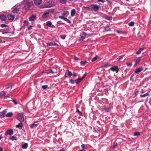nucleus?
I'll return each mask as SVG.
<instances>
[{"instance_id": "1", "label": "nucleus", "mask_w": 151, "mask_h": 151, "mask_svg": "<svg viewBox=\"0 0 151 151\" xmlns=\"http://www.w3.org/2000/svg\"><path fill=\"white\" fill-rule=\"evenodd\" d=\"M24 6L23 9L26 10H28L33 5V2L29 0H25L23 1Z\"/></svg>"}, {"instance_id": "2", "label": "nucleus", "mask_w": 151, "mask_h": 151, "mask_svg": "<svg viewBox=\"0 0 151 151\" xmlns=\"http://www.w3.org/2000/svg\"><path fill=\"white\" fill-rule=\"evenodd\" d=\"M17 119L20 122H23L24 119L23 114L22 113H19L17 115Z\"/></svg>"}, {"instance_id": "3", "label": "nucleus", "mask_w": 151, "mask_h": 151, "mask_svg": "<svg viewBox=\"0 0 151 151\" xmlns=\"http://www.w3.org/2000/svg\"><path fill=\"white\" fill-rule=\"evenodd\" d=\"M90 6L95 12H97L99 9V7L97 4L91 5Z\"/></svg>"}, {"instance_id": "4", "label": "nucleus", "mask_w": 151, "mask_h": 151, "mask_svg": "<svg viewBox=\"0 0 151 151\" xmlns=\"http://www.w3.org/2000/svg\"><path fill=\"white\" fill-rule=\"evenodd\" d=\"M14 133L13 131L11 129H9L7 130L4 133V134L5 135H12Z\"/></svg>"}, {"instance_id": "5", "label": "nucleus", "mask_w": 151, "mask_h": 151, "mask_svg": "<svg viewBox=\"0 0 151 151\" xmlns=\"http://www.w3.org/2000/svg\"><path fill=\"white\" fill-rule=\"evenodd\" d=\"M86 75V73H85L83 75V76L80 78H78L76 80V84H78L80 83L81 81H82L83 79L85 77Z\"/></svg>"}, {"instance_id": "6", "label": "nucleus", "mask_w": 151, "mask_h": 151, "mask_svg": "<svg viewBox=\"0 0 151 151\" xmlns=\"http://www.w3.org/2000/svg\"><path fill=\"white\" fill-rule=\"evenodd\" d=\"M8 18L9 20H12L15 18V16L11 14H9L8 15Z\"/></svg>"}, {"instance_id": "7", "label": "nucleus", "mask_w": 151, "mask_h": 151, "mask_svg": "<svg viewBox=\"0 0 151 151\" xmlns=\"http://www.w3.org/2000/svg\"><path fill=\"white\" fill-rule=\"evenodd\" d=\"M102 109L106 112H109L111 109V108H107L104 106H102Z\"/></svg>"}, {"instance_id": "8", "label": "nucleus", "mask_w": 151, "mask_h": 151, "mask_svg": "<svg viewBox=\"0 0 151 151\" xmlns=\"http://www.w3.org/2000/svg\"><path fill=\"white\" fill-rule=\"evenodd\" d=\"M54 5L52 3H50L47 4H45L43 6V8H50L53 6Z\"/></svg>"}, {"instance_id": "9", "label": "nucleus", "mask_w": 151, "mask_h": 151, "mask_svg": "<svg viewBox=\"0 0 151 151\" xmlns=\"http://www.w3.org/2000/svg\"><path fill=\"white\" fill-rule=\"evenodd\" d=\"M12 9V12L14 14L18 13L19 11V9L16 8L15 7H13Z\"/></svg>"}, {"instance_id": "10", "label": "nucleus", "mask_w": 151, "mask_h": 151, "mask_svg": "<svg viewBox=\"0 0 151 151\" xmlns=\"http://www.w3.org/2000/svg\"><path fill=\"white\" fill-rule=\"evenodd\" d=\"M111 70L114 71H115L116 73H117L119 69L117 66H113L110 68Z\"/></svg>"}, {"instance_id": "11", "label": "nucleus", "mask_w": 151, "mask_h": 151, "mask_svg": "<svg viewBox=\"0 0 151 151\" xmlns=\"http://www.w3.org/2000/svg\"><path fill=\"white\" fill-rule=\"evenodd\" d=\"M58 45L57 43L54 42H50L49 43H47V46H53L57 45Z\"/></svg>"}, {"instance_id": "12", "label": "nucleus", "mask_w": 151, "mask_h": 151, "mask_svg": "<svg viewBox=\"0 0 151 151\" xmlns=\"http://www.w3.org/2000/svg\"><path fill=\"white\" fill-rule=\"evenodd\" d=\"M65 76L67 77L68 76H72L71 72L69 70H66L65 73Z\"/></svg>"}, {"instance_id": "13", "label": "nucleus", "mask_w": 151, "mask_h": 151, "mask_svg": "<svg viewBox=\"0 0 151 151\" xmlns=\"http://www.w3.org/2000/svg\"><path fill=\"white\" fill-rule=\"evenodd\" d=\"M6 110H4L3 111L0 112V117L3 118L4 116V114L6 113Z\"/></svg>"}, {"instance_id": "14", "label": "nucleus", "mask_w": 151, "mask_h": 151, "mask_svg": "<svg viewBox=\"0 0 151 151\" xmlns=\"http://www.w3.org/2000/svg\"><path fill=\"white\" fill-rule=\"evenodd\" d=\"M49 12H45L43 15L42 16V18H45L49 16Z\"/></svg>"}, {"instance_id": "15", "label": "nucleus", "mask_w": 151, "mask_h": 151, "mask_svg": "<svg viewBox=\"0 0 151 151\" xmlns=\"http://www.w3.org/2000/svg\"><path fill=\"white\" fill-rule=\"evenodd\" d=\"M142 69H143L142 68H138L135 70V73H136L138 74L142 70Z\"/></svg>"}, {"instance_id": "16", "label": "nucleus", "mask_w": 151, "mask_h": 151, "mask_svg": "<svg viewBox=\"0 0 151 151\" xmlns=\"http://www.w3.org/2000/svg\"><path fill=\"white\" fill-rule=\"evenodd\" d=\"M36 18V16L35 15H32L29 18V20L30 21H34Z\"/></svg>"}, {"instance_id": "17", "label": "nucleus", "mask_w": 151, "mask_h": 151, "mask_svg": "<svg viewBox=\"0 0 151 151\" xmlns=\"http://www.w3.org/2000/svg\"><path fill=\"white\" fill-rule=\"evenodd\" d=\"M42 0H35L34 3L37 5L40 4L42 3Z\"/></svg>"}, {"instance_id": "18", "label": "nucleus", "mask_w": 151, "mask_h": 151, "mask_svg": "<svg viewBox=\"0 0 151 151\" xmlns=\"http://www.w3.org/2000/svg\"><path fill=\"white\" fill-rule=\"evenodd\" d=\"M38 124V123L37 122H34V123L31 125L30 126V128H32L36 127Z\"/></svg>"}, {"instance_id": "19", "label": "nucleus", "mask_w": 151, "mask_h": 151, "mask_svg": "<svg viewBox=\"0 0 151 151\" xmlns=\"http://www.w3.org/2000/svg\"><path fill=\"white\" fill-rule=\"evenodd\" d=\"M0 19L1 20L5 21L6 19V17L5 15H1L0 16Z\"/></svg>"}, {"instance_id": "20", "label": "nucleus", "mask_w": 151, "mask_h": 151, "mask_svg": "<svg viewBox=\"0 0 151 151\" xmlns=\"http://www.w3.org/2000/svg\"><path fill=\"white\" fill-rule=\"evenodd\" d=\"M22 122H20L18 125L16 126L17 127L19 128V129H22Z\"/></svg>"}, {"instance_id": "21", "label": "nucleus", "mask_w": 151, "mask_h": 151, "mask_svg": "<svg viewBox=\"0 0 151 151\" xmlns=\"http://www.w3.org/2000/svg\"><path fill=\"white\" fill-rule=\"evenodd\" d=\"M76 11L74 9H72L71 11V15L72 17H73L75 14Z\"/></svg>"}, {"instance_id": "22", "label": "nucleus", "mask_w": 151, "mask_h": 151, "mask_svg": "<svg viewBox=\"0 0 151 151\" xmlns=\"http://www.w3.org/2000/svg\"><path fill=\"white\" fill-rule=\"evenodd\" d=\"M28 144L25 143L22 145V148L23 149H27L28 147Z\"/></svg>"}, {"instance_id": "23", "label": "nucleus", "mask_w": 151, "mask_h": 151, "mask_svg": "<svg viewBox=\"0 0 151 151\" xmlns=\"http://www.w3.org/2000/svg\"><path fill=\"white\" fill-rule=\"evenodd\" d=\"M12 115H13V113L11 112H10L8 113L6 115V117H12Z\"/></svg>"}, {"instance_id": "24", "label": "nucleus", "mask_w": 151, "mask_h": 151, "mask_svg": "<svg viewBox=\"0 0 151 151\" xmlns=\"http://www.w3.org/2000/svg\"><path fill=\"white\" fill-rule=\"evenodd\" d=\"M144 50V48H140L139 50L138 51H137L136 52V53L137 54H139L141 52V51H142L143 50Z\"/></svg>"}, {"instance_id": "25", "label": "nucleus", "mask_w": 151, "mask_h": 151, "mask_svg": "<svg viewBox=\"0 0 151 151\" xmlns=\"http://www.w3.org/2000/svg\"><path fill=\"white\" fill-rule=\"evenodd\" d=\"M45 72L47 73H53V72L51 70H48L45 71Z\"/></svg>"}, {"instance_id": "26", "label": "nucleus", "mask_w": 151, "mask_h": 151, "mask_svg": "<svg viewBox=\"0 0 151 151\" xmlns=\"http://www.w3.org/2000/svg\"><path fill=\"white\" fill-rule=\"evenodd\" d=\"M62 14L63 16H66L68 15V12L67 11H65L63 12L62 13Z\"/></svg>"}, {"instance_id": "27", "label": "nucleus", "mask_w": 151, "mask_h": 151, "mask_svg": "<svg viewBox=\"0 0 151 151\" xmlns=\"http://www.w3.org/2000/svg\"><path fill=\"white\" fill-rule=\"evenodd\" d=\"M9 139L11 140H16L17 138H16L14 137V136H13L12 137H9Z\"/></svg>"}, {"instance_id": "28", "label": "nucleus", "mask_w": 151, "mask_h": 151, "mask_svg": "<svg viewBox=\"0 0 151 151\" xmlns=\"http://www.w3.org/2000/svg\"><path fill=\"white\" fill-rule=\"evenodd\" d=\"M47 25L49 27H50L52 25V23L50 21H47Z\"/></svg>"}, {"instance_id": "29", "label": "nucleus", "mask_w": 151, "mask_h": 151, "mask_svg": "<svg viewBox=\"0 0 151 151\" xmlns=\"http://www.w3.org/2000/svg\"><path fill=\"white\" fill-rule=\"evenodd\" d=\"M124 55H122L121 56H119V58H117V60H118V61L120 60L121 59H122L123 58V57H124Z\"/></svg>"}, {"instance_id": "30", "label": "nucleus", "mask_w": 151, "mask_h": 151, "mask_svg": "<svg viewBox=\"0 0 151 151\" xmlns=\"http://www.w3.org/2000/svg\"><path fill=\"white\" fill-rule=\"evenodd\" d=\"M148 93H147L143 95H140V96L141 97H146V96H148Z\"/></svg>"}, {"instance_id": "31", "label": "nucleus", "mask_w": 151, "mask_h": 151, "mask_svg": "<svg viewBox=\"0 0 151 151\" xmlns=\"http://www.w3.org/2000/svg\"><path fill=\"white\" fill-rule=\"evenodd\" d=\"M60 1L61 4H64L67 2V0H60Z\"/></svg>"}, {"instance_id": "32", "label": "nucleus", "mask_w": 151, "mask_h": 151, "mask_svg": "<svg viewBox=\"0 0 151 151\" xmlns=\"http://www.w3.org/2000/svg\"><path fill=\"white\" fill-rule=\"evenodd\" d=\"M140 135V133L139 132H136L134 133V135L135 136H139Z\"/></svg>"}, {"instance_id": "33", "label": "nucleus", "mask_w": 151, "mask_h": 151, "mask_svg": "<svg viewBox=\"0 0 151 151\" xmlns=\"http://www.w3.org/2000/svg\"><path fill=\"white\" fill-rule=\"evenodd\" d=\"M128 25L130 26H133L134 25V22H131L129 23Z\"/></svg>"}, {"instance_id": "34", "label": "nucleus", "mask_w": 151, "mask_h": 151, "mask_svg": "<svg viewBox=\"0 0 151 151\" xmlns=\"http://www.w3.org/2000/svg\"><path fill=\"white\" fill-rule=\"evenodd\" d=\"M24 24L26 25H27L29 24V22L27 20H25L24 21Z\"/></svg>"}, {"instance_id": "35", "label": "nucleus", "mask_w": 151, "mask_h": 151, "mask_svg": "<svg viewBox=\"0 0 151 151\" xmlns=\"http://www.w3.org/2000/svg\"><path fill=\"white\" fill-rule=\"evenodd\" d=\"M97 58H98V57L97 55H96V56H95V57H94L92 58V59L91 60V61L92 62H93L94 61L96 60L97 59Z\"/></svg>"}, {"instance_id": "36", "label": "nucleus", "mask_w": 151, "mask_h": 151, "mask_svg": "<svg viewBox=\"0 0 151 151\" xmlns=\"http://www.w3.org/2000/svg\"><path fill=\"white\" fill-rule=\"evenodd\" d=\"M140 59L139 58L137 59L136 60V63H135V65H137V64H138L139 61H140Z\"/></svg>"}, {"instance_id": "37", "label": "nucleus", "mask_w": 151, "mask_h": 151, "mask_svg": "<svg viewBox=\"0 0 151 151\" xmlns=\"http://www.w3.org/2000/svg\"><path fill=\"white\" fill-rule=\"evenodd\" d=\"M117 143L116 142H114L113 144V148H114L116 147L117 146Z\"/></svg>"}, {"instance_id": "38", "label": "nucleus", "mask_w": 151, "mask_h": 151, "mask_svg": "<svg viewBox=\"0 0 151 151\" xmlns=\"http://www.w3.org/2000/svg\"><path fill=\"white\" fill-rule=\"evenodd\" d=\"M64 21H66V22H67L69 24L71 23L69 19H67V18H65Z\"/></svg>"}, {"instance_id": "39", "label": "nucleus", "mask_w": 151, "mask_h": 151, "mask_svg": "<svg viewBox=\"0 0 151 151\" xmlns=\"http://www.w3.org/2000/svg\"><path fill=\"white\" fill-rule=\"evenodd\" d=\"M105 19L108 20H111L112 19V17H105Z\"/></svg>"}, {"instance_id": "40", "label": "nucleus", "mask_w": 151, "mask_h": 151, "mask_svg": "<svg viewBox=\"0 0 151 151\" xmlns=\"http://www.w3.org/2000/svg\"><path fill=\"white\" fill-rule=\"evenodd\" d=\"M60 37L63 39L64 40L65 39L66 35H61L60 36Z\"/></svg>"}, {"instance_id": "41", "label": "nucleus", "mask_w": 151, "mask_h": 151, "mask_svg": "<svg viewBox=\"0 0 151 151\" xmlns=\"http://www.w3.org/2000/svg\"><path fill=\"white\" fill-rule=\"evenodd\" d=\"M48 87V86L47 85H44V86H42V88L43 89H45Z\"/></svg>"}, {"instance_id": "42", "label": "nucleus", "mask_w": 151, "mask_h": 151, "mask_svg": "<svg viewBox=\"0 0 151 151\" xmlns=\"http://www.w3.org/2000/svg\"><path fill=\"white\" fill-rule=\"evenodd\" d=\"M12 86L10 84H7L6 86V88H11Z\"/></svg>"}, {"instance_id": "43", "label": "nucleus", "mask_w": 151, "mask_h": 151, "mask_svg": "<svg viewBox=\"0 0 151 151\" xmlns=\"http://www.w3.org/2000/svg\"><path fill=\"white\" fill-rule=\"evenodd\" d=\"M6 94V93L5 92H2V93L0 94V97H1V96H3Z\"/></svg>"}, {"instance_id": "44", "label": "nucleus", "mask_w": 151, "mask_h": 151, "mask_svg": "<svg viewBox=\"0 0 151 151\" xmlns=\"http://www.w3.org/2000/svg\"><path fill=\"white\" fill-rule=\"evenodd\" d=\"M59 18L64 20L66 17H64L63 16H60L59 17Z\"/></svg>"}, {"instance_id": "45", "label": "nucleus", "mask_w": 151, "mask_h": 151, "mask_svg": "<svg viewBox=\"0 0 151 151\" xmlns=\"http://www.w3.org/2000/svg\"><path fill=\"white\" fill-rule=\"evenodd\" d=\"M86 63V61H82L81 62V64H83V65H84Z\"/></svg>"}, {"instance_id": "46", "label": "nucleus", "mask_w": 151, "mask_h": 151, "mask_svg": "<svg viewBox=\"0 0 151 151\" xmlns=\"http://www.w3.org/2000/svg\"><path fill=\"white\" fill-rule=\"evenodd\" d=\"M2 34H7V33H9V32L8 31H2Z\"/></svg>"}, {"instance_id": "47", "label": "nucleus", "mask_w": 151, "mask_h": 151, "mask_svg": "<svg viewBox=\"0 0 151 151\" xmlns=\"http://www.w3.org/2000/svg\"><path fill=\"white\" fill-rule=\"evenodd\" d=\"M1 26L2 27H7V26L4 24H2L1 25Z\"/></svg>"}, {"instance_id": "48", "label": "nucleus", "mask_w": 151, "mask_h": 151, "mask_svg": "<svg viewBox=\"0 0 151 151\" xmlns=\"http://www.w3.org/2000/svg\"><path fill=\"white\" fill-rule=\"evenodd\" d=\"M12 101L15 105H17V101L16 100L14 99Z\"/></svg>"}, {"instance_id": "49", "label": "nucleus", "mask_w": 151, "mask_h": 151, "mask_svg": "<svg viewBox=\"0 0 151 151\" xmlns=\"http://www.w3.org/2000/svg\"><path fill=\"white\" fill-rule=\"evenodd\" d=\"M94 131L95 132H99V130L96 128H93Z\"/></svg>"}, {"instance_id": "50", "label": "nucleus", "mask_w": 151, "mask_h": 151, "mask_svg": "<svg viewBox=\"0 0 151 151\" xmlns=\"http://www.w3.org/2000/svg\"><path fill=\"white\" fill-rule=\"evenodd\" d=\"M69 81H70V82L72 84H73L74 83V80L73 79L70 80Z\"/></svg>"}, {"instance_id": "51", "label": "nucleus", "mask_w": 151, "mask_h": 151, "mask_svg": "<svg viewBox=\"0 0 151 151\" xmlns=\"http://www.w3.org/2000/svg\"><path fill=\"white\" fill-rule=\"evenodd\" d=\"M85 39V37L83 36H81L80 40H83Z\"/></svg>"}, {"instance_id": "52", "label": "nucleus", "mask_w": 151, "mask_h": 151, "mask_svg": "<svg viewBox=\"0 0 151 151\" xmlns=\"http://www.w3.org/2000/svg\"><path fill=\"white\" fill-rule=\"evenodd\" d=\"M127 65L128 66H131L132 65V63H127Z\"/></svg>"}, {"instance_id": "53", "label": "nucleus", "mask_w": 151, "mask_h": 151, "mask_svg": "<svg viewBox=\"0 0 151 151\" xmlns=\"http://www.w3.org/2000/svg\"><path fill=\"white\" fill-rule=\"evenodd\" d=\"M105 29L107 31H109L110 29L109 27V26L106 27L105 28Z\"/></svg>"}, {"instance_id": "54", "label": "nucleus", "mask_w": 151, "mask_h": 151, "mask_svg": "<svg viewBox=\"0 0 151 151\" xmlns=\"http://www.w3.org/2000/svg\"><path fill=\"white\" fill-rule=\"evenodd\" d=\"M98 2H102L103 3H104L105 2V0H98Z\"/></svg>"}, {"instance_id": "55", "label": "nucleus", "mask_w": 151, "mask_h": 151, "mask_svg": "<svg viewBox=\"0 0 151 151\" xmlns=\"http://www.w3.org/2000/svg\"><path fill=\"white\" fill-rule=\"evenodd\" d=\"M32 26L31 25H29L27 27V28L28 29H30L32 28Z\"/></svg>"}, {"instance_id": "56", "label": "nucleus", "mask_w": 151, "mask_h": 151, "mask_svg": "<svg viewBox=\"0 0 151 151\" xmlns=\"http://www.w3.org/2000/svg\"><path fill=\"white\" fill-rule=\"evenodd\" d=\"M83 35H84V36L86 37L87 35V34L85 32H83L82 33Z\"/></svg>"}, {"instance_id": "57", "label": "nucleus", "mask_w": 151, "mask_h": 151, "mask_svg": "<svg viewBox=\"0 0 151 151\" xmlns=\"http://www.w3.org/2000/svg\"><path fill=\"white\" fill-rule=\"evenodd\" d=\"M77 112H78V114H80V115H81V112L79 111V110L78 109H77Z\"/></svg>"}, {"instance_id": "58", "label": "nucleus", "mask_w": 151, "mask_h": 151, "mask_svg": "<svg viewBox=\"0 0 151 151\" xmlns=\"http://www.w3.org/2000/svg\"><path fill=\"white\" fill-rule=\"evenodd\" d=\"M48 12L49 13H52L53 12H54V10H52V9H50V10H48Z\"/></svg>"}, {"instance_id": "59", "label": "nucleus", "mask_w": 151, "mask_h": 151, "mask_svg": "<svg viewBox=\"0 0 151 151\" xmlns=\"http://www.w3.org/2000/svg\"><path fill=\"white\" fill-rule=\"evenodd\" d=\"M81 147L83 148V149H84L85 147V145L84 144H82L81 145Z\"/></svg>"}, {"instance_id": "60", "label": "nucleus", "mask_w": 151, "mask_h": 151, "mask_svg": "<svg viewBox=\"0 0 151 151\" xmlns=\"http://www.w3.org/2000/svg\"><path fill=\"white\" fill-rule=\"evenodd\" d=\"M116 31L118 33H122L123 32L121 31H120V30H117Z\"/></svg>"}, {"instance_id": "61", "label": "nucleus", "mask_w": 151, "mask_h": 151, "mask_svg": "<svg viewBox=\"0 0 151 151\" xmlns=\"http://www.w3.org/2000/svg\"><path fill=\"white\" fill-rule=\"evenodd\" d=\"M72 75H73V76H77V75H76V74L75 73H73L72 74Z\"/></svg>"}, {"instance_id": "62", "label": "nucleus", "mask_w": 151, "mask_h": 151, "mask_svg": "<svg viewBox=\"0 0 151 151\" xmlns=\"http://www.w3.org/2000/svg\"><path fill=\"white\" fill-rule=\"evenodd\" d=\"M79 59L77 58L76 57H74V60H78Z\"/></svg>"}, {"instance_id": "63", "label": "nucleus", "mask_w": 151, "mask_h": 151, "mask_svg": "<svg viewBox=\"0 0 151 151\" xmlns=\"http://www.w3.org/2000/svg\"><path fill=\"white\" fill-rule=\"evenodd\" d=\"M9 97V96H5L4 97V99H6V98H8Z\"/></svg>"}, {"instance_id": "64", "label": "nucleus", "mask_w": 151, "mask_h": 151, "mask_svg": "<svg viewBox=\"0 0 151 151\" xmlns=\"http://www.w3.org/2000/svg\"><path fill=\"white\" fill-rule=\"evenodd\" d=\"M78 151H86L84 149H83L82 150H80Z\"/></svg>"}]
</instances>
